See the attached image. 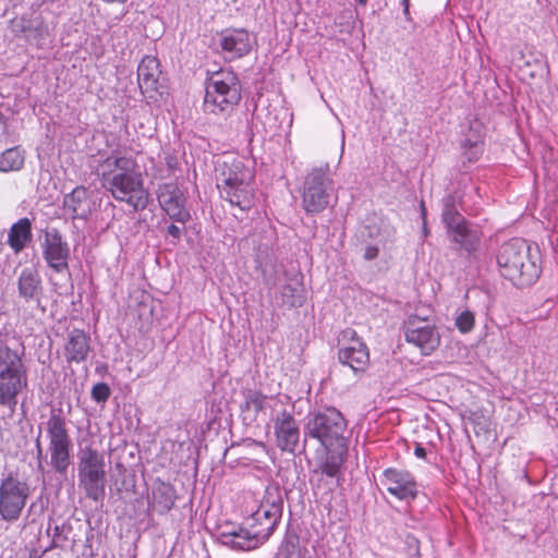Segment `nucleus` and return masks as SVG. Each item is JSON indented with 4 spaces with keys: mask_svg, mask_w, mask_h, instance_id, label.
<instances>
[{
    "mask_svg": "<svg viewBox=\"0 0 558 558\" xmlns=\"http://www.w3.org/2000/svg\"><path fill=\"white\" fill-rule=\"evenodd\" d=\"M101 167L102 186L118 202H124L134 210L145 209L149 194L136 161L132 157L111 155Z\"/></svg>",
    "mask_w": 558,
    "mask_h": 558,
    "instance_id": "obj_1",
    "label": "nucleus"
},
{
    "mask_svg": "<svg viewBox=\"0 0 558 558\" xmlns=\"http://www.w3.org/2000/svg\"><path fill=\"white\" fill-rule=\"evenodd\" d=\"M497 264L500 274L518 287L531 286L541 274L537 258L522 239L504 243L497 254Z\"/></svg>",
    "mask_w": 558,
    "mask_h": 558,
    "instance_id": "obj_2",
    "label": "nucleus"
},
{
    "mask_svg": "<svg viewBox=\"0 0 558 558\" xmlns=\"http://www.w3.org/2000/svg\"><path fill=\"white\" fill-rule=\"evenodd\" d=\"M78 487L88 499L101 501L106 495L107 463L104 452L86 445L77 453Z\"/></svg>",
    "mask_w": 558,
    "mask_h": 558,
    "instance_id": "obj_3",
    "label": "nucleus"
},
{
    "mask_svg": "<svg viewBox=\"0 0 558 558\" xmlns=\"http://www.w3.org/2000/svg\"><path fill=\"white\" fill-rule=\"evenodd\" d=\"M28 385L27 368L22 356L4 345L0 348V405L12 412L17 404V397Z\"/></svg>",
    "mask_w": 558,
    "mask_h": 558,
    "instance_id": "obj_4",
    "label": "nucleus"
},
{
    "mask_svg": "<svg viewBox=\"0 0 558 558\" xmlns=\"http://www.w3.org/2000/svg\"><path fill=\"white\" fill-rule=\"evenodd\" d=\"M241 99V85L232 71H220L208 80L204 99L205 110L211 113L231 111Z\"/></svg>",
    "mask_w": 558,
    "mask_h": 558,
    "instance_id": "obj_5",
    "label": "nucleus"
},
{
    "mask_svg": "<svg viewBox=\"0 0 558 558\" xmlns=\"http://www.w3.org/2000/svg\"><path fill=\"white\" fill-rule=\"evenodd\" d=\"M332 180L329 165L313 168L305 177L302 190V207L307 214H318L329 205Z\"/></svg>",
    "mask_w": 558,
    "mask_h": 558,
    "instance_id": "obj_6",
    "label": "nucleus"
},
{
    "mask_svg": "<svg viewBox=\"0 0 558 558\" xmlns=\"http://www.w3.org/2000/svg\"><path fill=\"white\" fill-rule=\"evenodd\" d=\"M347 428V422L335 408H328L315 413L305 425V436L317 439L325 448H329L335 441L342 440Z\"/></svg>",
    "mask_w": 558,
    "mask_h": 558,
    "instance_id": "obj_7",
    "label": "nucleus"
},
{
    "mask_svg": "<svg viewBox=\"0 0 558 558\" xmlns=\"http://www.w3.org/2000/svg\"><path fill=\"white\" fill-rule=\"evenodd\" d=\"M50 462L58 473H65L70 465L71 438L63 417L52 414L47 422Z\"/></svg>",
    "mask_w": 558,
    "mask_h": 558,
    "instance_id": "obj_8",
    "label": "nucleus"
},
{
    "mask_svg": "<svg viewBox=\"0 0 558 558\" xmlns=\"http://www.w3.org/2000/svg\"><path fill=\"white\" fill-rule=\"evenodd\" d=\"M29 496L26 482L12 474L0 481V517L8 522L19 520Z\"/></svg>",
    "mask_w": 558,
    "mask_h": 558,
    "instance_id": "obj_9",
    "label": "nucleus"
},
{
    "mask_svg": "<svg viewBox=\"0 0 558 558\" xmlns=\"http://www.w3.org/2000/svg\"><path fill=\"white\" fill-rule=\"evenodd\" d=\"M281 513L282 501L280 497L267 490L260 500L259 507L244 522L252 530H255V533H258L263 542H266L274 532Z\"/></svg>",
    "mask_w": 558,
    "mask_h": 558,
    "instance_id": "obj_10",
    "label": "nucleus"
},
{
    "mask_svg": "<svg viewBox=\"0 0 558 558\" xmlns=\"http://www.w3.org/2000/svg\"><path fill=\"white\" fill-rule=\"evenodd\" d=\"M404 336L407 342L416 347L425 356L432 355L441 343L436 325L417 315L409 316L404 323Z\"/></svg>",
    "mask_w": 558,
    "mask_h": 558,
    "instance_id": "obj_11",
    "label": "nucleus"
},
{
    "mask_svg": "<svg viewBox=\"0 0 558 558\" xmlns=\"http://www.w3.org/2000/svg\"><path fill=\"white\" fill-rule=\"evenodd\" d=\"M343 342L338 351V359L342 365L349 366L354 373H364L369 365V351L367 345L357 337L353 329H345L341 333Z\"/></svg>",
    "mask_w": 558,
    "mask_h": 558,
    "instance_id": "obj_12",
    "label": "nucleus"
},
{
    "mask_svg": "<svg viewBox=\"0 0 558 558\" xmlns=\"http://www.w3.org/2000/svg\"><path fill=\"white\" fill-rule=\"evenodd\" d=\"M160 207L173 220L185 223L190 220V211L185 207V196L175 183H165L157 191Z\"/></svg>",
    "mask_w": 558,
    "mask_h": 558,
    "instance_id": "obj_13",
    "label": "nucleus"
},
{
    "mask_svg": "<svg viewBox=\"0 0 558 558\" xmlns=\"http://www.w3.org/2000/svg\"><path fill=\"white\" fill-rule=\"evenodd\" d=\"M217 44L228 59H239L250 53L253 39L244 28H226L216 36Z\"/></svg>",
    "mask_w": 558,
    "mask_h": 558,
    "instance_id": "obj_14",
    "label": "nucleus"
},
{
    "mask_svg": "<svg viewBox=\"0 0 558 558\" xmlns=\"http://www.w3.org/2000/svg\"><path fill=\"white\" fill-rule=\"evenodd\" d=\"M381 483L398 499H414L417 496L416 481L409 471L387 469L383 473Z\"/></svg>",
    "mask_w": 558,
    "mask_h": 558,
    "instance_id": "obj_15",
    "label": "nucleus"
},
{
    "mask_svg": "<svg viewBox=\"0 0 558 558\" xmlns=\"http://www.w3.org/2000/svg\"><path fill=\"white\" fill-rule=\"evenodd\" d=\"M276 445L281 451L294 452L300 439V429L294 416L282 411L274 418Z\"/></svg>",
    "mask_w": 558,
    "mask_h": 558,
    "instance_id": "obj_16",
    "label": "nucleus"
},
{
    "mask_svg": "<svg viewBox=\"0 0 558 558\" xmlns=\"http://www.w3.org/2000/svg\"><path fill=\"white\" fill-rule=\"evenodd\" d=\"M70 250L57 230L47 231L44 242V257L49 267L60 272L68 268Z\"/></svg>",
    "mask_w": 558,
    "mask_h": 558,
    "instance_id": "obj_17",
    "label": "nucleus"
},
{
    "mask_svg": "<svg viewBox=\"0 0 558 558\" xmlns=\"http://www.w3.org/2000/svg\"><path fill=\"white\" fill-rule=\"evenodd\" d=\"M218 187L234 185L245 182H254V171L242 159L236 157H227L219 167Z\"/></svg>",
    "mask_w": 558,
    "mask_h": 558,
    "instance_id": "obj_18",
    "label": "nucleus"
},
{
    "mask_svg": "<svg viewBox=\"0 0 558 558\" xmlns=\"http://www.w3.org/2000/svg\"><path fill=\"white\" fill-rule=\"evenodd\" d=\"M220 542L236 550H252L260 546L264 542L258 533L252 530L245 522L239 527L225 530L220 533Z\"/></svg>",
    "mask_w": 558,
    "mask_h": 558,
    "instance_id": "obj_19",
    "label": "nucleus"
},
{
    "mask_svg": "<svg viewBox=\"0 0 558 558\" xmlns=\"http://www.w3.org/2000/svg\"><path fill=\"white\" fill-rule=\"evenodd\" d=\"M161 75L160 63L156 57L145 56L137 68V81L142 94L153 97L158 90Z\"/></svg>",
    "mask_w": 558,
    "mask_h": 558,
    "instance_id": "obj_20",
    "label": "nucleus"
},
{
    "mask_svg": "<svg viewBox=\"0 0 558 558\" xmlns=\"http://www.w3.org/2000/svg\"><path fill=\"white\" fill-rule=\"evenodd\" d=\"M90 351V338L81 330L73 329L69 332L68 339L63 347V353L68 363L84 362Z\"/></svg>",
    "mask_w": 558,
    "mask_h": 558,
    "instance_id": "obj_21",
    "label": "nucleus"
},
{
    "mask_svg": "<svg viewBox=\"0 0 558 558\" xmlns=\"http://www.w3.org/2000/svg\"><path fill=\"white\" fill-rule=\"evenodd\" d=\"M219 190L223 198L241 210H248L254 205L255 194L253 182L220 186Z\"/></svg>",
    "mask_w": 558,
    "mask_h": 558,
    "instance_id": "obj_22",
    "label": "nucleus"
},
{
    "mask_svg": "<svg viewBox=\"0 0 558 558\" xmlns=\"http://www.w3.org/2000/svg\"><path fill=\"white\" fill-rule=\"evenodd\" d=\"M63 206L65 211L69 213L73 219L87 218L92 209L87 190L83 186L75 187L71 193L64 196Z\"/></svg>",
    "mask_w": 558,
    "mask_h": 558,
    "instance_id": "obj_23",
    "label": "nucleus"
},
{
    "mask_svg": "<svg viewBox=\"0 0 558 558\" xmlns=\"http://www.w3.org/2000/svg\"><path fill=\"white\" fill-rule=\"evenodd\" d=\"M19 294L25 301L39 300L43 291L39 272L34 267L24 268L17 279Z\"/></svg>",
    "mask_w": 558,
    "mask_h": 558,
    "instance_id": "obj_24",
    "label": "nucleus"
},
{
    "mask_svg": "<svg viewBox=\"0 0 558 558\" xmlns=\"http://www.w3.org/2000/svg\"><path fill=\"white\" fill-rule=\"evenodd\" d=\"M244 401L241 404V413L244 421L253 423L257 420L260 412L267 409L272 398L257 390H246Z\"/></svg>",
    "mask_w": 558,
    "mask_h": 558,
    "instance_id": "obj_25",
    "label": "nucleus"
},
{
    "mask_svg": "<svg viewBox=\"0 0 558 558\" xmlns=\"http://www.w3.org/2000/svg\"><path fill=\"white\" fill-rule=\"evenodd\" d=\"M32 221L28 218H21L10 228L8 244L15 254H19L32 241Z\"/></svg>",
    "mask_w": 558,
    "mask_h": 558,
    "instance_id": "obj_26",
    "label": "nucleus"
},
{
    "mask_svg": "<svg viewBox=\"0 0 558 558\" xmlns=\"http://www.w3.org/2000/svg\"><path fill=\"white\" fill-rule=\"evenodd\" d=\"M448 233L452 241L468 252L475 251L481 242V233L475 229L469 228L466 221L449 230Z\"/></svg>",
    "mask_w": 558,
    "mask_h": 558,
    "instance_id": "obj_27",
    "label": "nucleus"
},
{
    "mask_svg": "<svg viewBox=\"0 0 558 558\" xmlns=\"http://www.w3.org/2000/svg\"><path fill=\"white\" fill-rule=\"evenodd\" d=\"M26 151L20 145L10 147L0 153V172H17L23 169Z\"/></svg>",
    "mask_w": 558,
    "mask_h": 558,
    "instance_id": "obj_28",
    "label": "nucleus"
},
{
    "mask_svg": "<svg viewBox=\"0 0 558 558\" xmlns=\"http://www.w3.org/2000/svg\"><path fill=\"white\" fill-rule=\"evenodd\" d=\"M442 221L445 222L448 231L458 225L465 222V219L457 210L453 198L451 196H448L444 199Z\"/></svg>",
    "mask_w": 558,
    "mask_h": 558,
    "instance_id": "obj_29",
    "label": "nucleus"
},
{
    "mask_svg": "<svg viewBox=\"0 0 558 558\" xmlns=\"http://www.w3.org/2000/svg\"><path fill=\"white\" fill-rule=\"evenodd\" d=\"M174 500L169 488H159L153 494V506L158 507L160 512L169 511Z\"/></svg>",
    "mask_w": 558,
    "mask_h": 558,
    "instance_id": "obj_30",
    "label": "nucleus"
},
{
    "mask_svg": "<svg viewBox=\"0 0 558 558\" xmlns=\"http://www.w3.org/2000/svg\"><path fill=\"white\" fill-rule=\"evenodd\" d=\"M454 325L461 333L470 332L475 325L474 313L469 310L462 311L457 315Z\"/></svg>",
    "mask_w": 558,
    "mask_h": 558,
    "instance_id": "obj_31",
    "label": "nucleus"
},
{
    "mask_svg": "<svg viewBox=\"0 0 558 558\" xmlns=\"http://www.w3.org/2000/svg\"><path fill=\"white\" fill-rule=\"evenodd\" d=\"M23 32L27 33L28 37H43L47 34V27L39 15H34L28 25H23Z\"/></svg>",
    "mask_w": 558,
    "mask_h": 558,
    "instance_id": "obj_32",
    "label": "nucleus"
},
{
    "mask_svg": "<svg viewBox=\"0 0 558 558\" xmlns=\"http://www.w3.org/2000/svg\"><path fill=\"white\" fill-rule=\"evenodd\" d=\"M342 462H343V459L341 456L330 454L326 458V460L320 465V471L323 474L333 477L338 474Z\"/></svg>",
    "mask_w": 558,
    "mask_h": 558,
    "instance_id": "obj_33",
    "label": "nucleus"
},
{
    "mask_svg": "<svg viewBox=\"0 0 558 558\" xmlns=\"http://www.w3.org/2000/svg\"><path fill=\"white\" fill-rule=\"evenodd\" d=\"M110 396V389L107 384L99 383L92 389V397L97 402L106 401Z\"/></svg>",
    "mask_w": 558,
    "mask_h": 558,
    "instance_id": "obj_34",
    "label": "nucleus"
},
{
    "mask_svg": "<svg viewBox=\"0 0 558 558\" xmlns=\"http://www.w3.org/2000/svg\"><path fill=\"white\" fill-rule=\"evenodd\" d=\"M468 145L470 146V149H471L469 160L470 161L477 160L480 154L482 153L480 138L476 137L473 142H471L470 140H466L464 143V147H466Z\"/></svg>",
    "mask_w": 558,
    "mask_h": 558,
    "instance_id": "obj_35",
    "label": "nucleus"
},
{
    "mask_svg": "<svg viewBox=\"0 0 558 558\" xmlns=\"http://www.w3.org/2000/svg\"><path fill=\"white\" fill-rule=\"evenodd\" d=\"M378 254H379V250H378V247H376L374 245H368L364 250V258L366 260L375 259L378 256Z\"/></svg>",
    "mask_w": 558,
    "mask_h": 558,
    "instance_id": "obj_36",
    "label": "nucleus"
},
{
    "mask_svg": "<svg viewBox=\"0 0 558 558\" xmlns=\"http://www.w3.org/2000/svg\"><path fill=\"white\" fill-rule=\"evenodd\" d=\"M167 231H168V234L174 239H180V236H181V228H179L175 225H170L168 227Z\"/></svg>",
    "mask_w": 558,
    "mask_h": 558,
    "instance_id": "obj_37",
    "label": "nucleus"
},
{
    "mask_svg": "<svg viewBox=\"0 0 558 558\" xmlns=\"http://www.w3.org/2000/svg\"><path fill=\"white\" fill-rule=\"evenodd\" d=\"M414 454L420 459H425L426 450L422 445L417 444L414 449Z\"/></svg>",
    "mask_w": 558,
    "mask_h": 558,
    "instance_id": "obj_38",
    "label": "nucleus"
},
{
    "mask_svg": "<svg viewBox=\"0 0 558 558\" xmlns=\"http://www.w3.org/2000/svg\"><path fill=\"white\" fill-rule=\"evenodd\" d=\"M303 304V296L299 295L295 300L290 302L291 306H301Z\"/></svg>",
    "mask_w": 558,
    "mask_h": 558,
    "instance_id": "obj_39",
    "label": "nucleus"
},
{
    "mask_svg": "<svg viewBox=\"0 0 558 558\" xmlns=\"http://www.w3.org/2000/svg\"><path fill=\"white\" fill-rule=\"evenodd\" d=\"M401 4L403 7L404 14L409 15L410 0H401Z\"/></svg>",
    "mask_w": 558,
    "mask_h": 558,
    "instance_id": "obj_40",
    "label": "nucleus"
},
{
    "mask_svg": "<svg viewBox=\"0 0 558 558\" xmlns=\"http://www.w3.org/2000/svg\"><path fill=\"white\" fill-rule=\"evenodd\" d=\"M421 216L423 221L426 220V208L424 202L421 203Z\"/></svg>",
    "mask_w": 558,
    "mask_h": 558,
    "instance_id": "obj_41",
    "label": "nucleus"
},
{
    "mask_svg": "<svg viewBox=\"0 0 558 558\" xmlns=\"http://www.w3.org/2000/svg\"><path fill=\"white\" fill-rule=\"evenodd\" d=\"M423 233H424V236H427L429 233L426 220L423 221Z\"/></svg>",
    "mask_w": 558,
    "mask_h": 558,
    "instance_id": "obj_42",
    "label": "nucleus"
},
{
    "mask_svg": "<svg viewBox=\"0 0 558 558\" xmlns=\"http://www.w3.org/2000/svg\"><path fill=\"white\" fill-rule=\"evenodd\" d=\"M357 2L362 5H364L366 3V0H357Z\"/></svg>",
    "mask_w": 558,
    "mask_h": 558,
    "instance_id": "obj_43",
    "label": "nucleus"
},
{
    "mask_svg": "<svg viewBox=\"0 0 558 558\" xmlns=\"http://www.w3.org/2000/svg\"><path fill=\"white\" fill-rule=\"evenodd\" d=\"M38 452L41 453V448L40 446L38 445Z\"/></svg>",
    "mask_w": 558,
    "mask_h": 558,
    "instance_id": "obj_44",
    "label": "nucleus"
}]
</instances>
